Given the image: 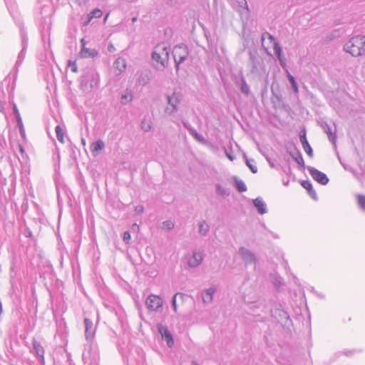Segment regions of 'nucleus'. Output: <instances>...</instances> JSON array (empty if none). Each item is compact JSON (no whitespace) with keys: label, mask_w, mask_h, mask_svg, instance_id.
<instances>
[{"label":"nucleus","mask_w":365,"mask_h":365,"mask_svg":"<svg viewBox=\"0 0 365 365\" xmlns=\"http://www.w3.org/2000/svg\"><path fill=\"white\" fill-rule=\"evenodd\" d=\"M346 52L358 57L365 53V36L352 37L344 46Z\"/></svg>","instance_id":"nucleus-1"},{"label":"nucleus","mask_w":365,"mask_h":365,"mask_svg":"<svg viewBox=\"0 0 365 365\" xmlns=\"http://www.w3.org/2000/svg\"><path fill=\"white\" fill-rule=\"evenodd\" d=\"M262 45L269 54H271V50L273 49L281 65L282 66H285V58L282 54V48L272 35L268 33L262 34Z\"/></svg>","instance_id":"nucleus-2"},{"label":"nucleus","mask_w":365,"mask_h":365,"mask_svg":"<svg viewBox=\"0 0 365 365\" xmlns=\"http://www.w3.org/2000/svg\"><path fill=\"white\" fill-rule=\"evenodd\" d=\"M153 59L165 66L169 61V49L164 45H158L153 53Z\"/></svg>","instance_id":"nucleus-3"},{"label":"nucleus","mask_w":365,"mask_h":365,"mask_svg":"<svg viewBox=\"0 0 365 365\" xmlns=\"http://www.w3.org/2000/svg\"><path fill=\"white\" fill-rule=\"evenodd\" d=\"M173 53L175 61L178 66L186 59L188 56V49L185 45H178L174 47Z\"/></svg>","instance_id":"nucleus-4"},{"label":"nucleus","mask_w":365,"mask_h":365,"mask_svg":"<svg viewBox=\"0 0 365 365\" xmlns=\"http://www.w3.org/2000/svg\"><path fill=\"white\" fill-rule=\"evenodd\" d=\"M147 307L152 311H157L163 305L162 299L155 294H150L145 301Z\"/></svg>","instance_id":"nucleus-5"},{"label":"nucleus","mask_w":365,"mask_h":365,"mask_svg":"<svg viewBox=\"0 0 365 365\" xmlns=\"http://www.w3.org/2000/svg\"><path fill=\"white\" fill-rule=\"evenodd\" d=\"M308 170L311 176L318 182L322 185H326L328 182L329 179L324 173L314 168H309Z\"/></svg>","instance_id":"nucleus-6"},{"label":"nucleus","mask_w":365,"mask_h":365,"mask_svg":"<svg viewBox=\"0 0 365 365\" xmlns=\"http://www.w3.org/2000/svg\"><path fill=\"white\" fill-rule=\"evenodd\" d=\"M158 328L162 338L166 341L167 345L172 347L174 344V340L170 331L162 324H158Z\"/></svg>","instance_id":"nucleus-7"},{"label":"nucleus","mask_w":365,"mask_h":365,"mask_svg":"<svg viewBox=\"0 0 365 365\" xmlns=\"http://www.w3.org/2000/svg\"><path fill=\"white\" fill-rule=\"evenodd\" d=\"M82 48L80 51V56L82 58L95 57L98 55V51L94 48H88L85 46L84 39L81 40Z\"/></svg>","instance_id":"nucleus-8"},{"label":"nucleus","mask_w":365,"mask_h":365,"mask_svg":"<svg viewBox=\"0 0 365 365\" xmlns=\"http://www.w3.org/2000/svg\"><path fill=\"white\" fill-rule=\"evenodd\" d=\"M180 101V96L178 93H174L171 96L168 98V103L172 107L170 112L176 110L177 106Z\"/></svg>","instance_id":"nucleus-9"},{"label":"nucleus","mask_w":365,"mask_h":365,"mask_svg":"<svg viewBox=\"0 0 365 365\" xmlns=\"http://www.w3.org/2000/svg\"><path fill=\"white\" fill-rule=\"evenodd\" d=\"M202 255L198 252H195L193 255L190 258H189L188 264L190 267H197L202 262Z\"/></svg>","instance_id":"nucleus-10"},{"label":"nucleus","mask_w":365,"mask_h":365,"mask_svg":"<svg viewBox=\"0 0 365 365\" xmlns=\"http://www.w3.org/2000/svg\"><path fill=\"white\" fill-rule=\"evenodd\" d=\"M126 68V63L123 58H118L114 63V68L117 73L123 72Z\"/></svg>","instance_id":"nucleus-11"},{"label":"nucleus","mask_w":365,"mask_h":365,"mask_svg":"<svg viewBox=\"0 0 365 365\" xmlns=\"http://www.w3.org/2000/svg\"><path fill=\"white\" fill-rule=\"evenodd\" d=\"M105 147V144L103 140H98L91 145V151L93 153H98L101 151Z\"/></svg>","instance_id":"nucleus-12"},{"label":"nucleus","mask_w":365,"mask_h":365,"mask_svg":"<svg viewBox=\"0 0 365 365\" xmlns=\"http://www.w3.org/2000/svg\"><path fill=\"white\" fill-rule=\"evenodd\" d=\"M34 349L36 351V353L37 356L40 358L41 361L42 362H44V356H43L44 350H43V348L38 343H36V342L34 343Z\"/></svg>","instance_id":"nucleus-13"},{"label":"nucleus","mask_w":365,"mask_h":365,"mask_svg":"<svg viewBox=\"0 0 365 365\" xmlns=\"http://www.w3.org/2000/svg\"><path fill=\"white\" fill-rule=\"evenodd\" d=\"M254 205L257 207L258 212L260 214H264L266 212L265 205L260 199H255L254 200Z\"/></svg>","instance_id":"nucleus-14"},{"label":"nucleus","mask_w":365,"mask_h":365,"mask_svg":"<svg viewBox=\"0 0 365 365\" xmlns=\"http://www.w3.org/2000/svg\"><path fill=\"white\" fill-rule=\"evenodd\" d=\"M215 292V289L213 288H210V289H207L205 293L203 295V301L205 302H211Z\"/></svg>","instance_id":"nucleus-15"},{"label":"nucleus","mask_w":365,"mask_h":365,"mask_svg":"<svg viewBox=\"0 0 365 365\" xmlns=\"http://www.w3.org/2000/svg\"><path fill=\"white\" fill-rule=\"evenodd\" d=\"M301 185L309 192L310 195H314L315 194L310 182L304 180L302 182Z\"/></svg>","instance_id":"nucleus-16"},{"label":"nucleus","mask_w":365,"mask_h":365,"mask_svg":"<svg viewBox=\"0 0 365 365\" xmlns=\"http://www.w3.org/2000/svg\"><path fill=\"white\" fill-rule=\"evenodd\" d=\"M235 187L237 190L240 192H245L247 190V187L245 182L241 180H235Z\"/></svg>","instance_id":"nucleus-17"},{"label":"nucleus","mask_w":365,"mask_h":365,"mask_svg":"<svg viewBox=\"0 0 365 365\" xmlns=\"http://www.w3.org/2000/svg\"><path fill=\"white\" fill-rule=\"evenodd\" d=\"M56 136H57V138L58 140L61 142V143H63L64 142V134H63V129L60 126V125H57L56 127Z\"/></svg>","instance_id":"nucleus-18"},{"label":"nucleus","mask_w":365,"mask_h":365,"mask_svg":"<svg viewBox=\"0 0 365 365\" xmlns=\"http://www.w3.org/2000/svg\"><path fill=\"white\" fill-rule=\"evenodd\" d=\"M241 91L246 96L250 93V87L244 78H242Z\"/></svg>","instance_id":"nucleus-19"},{"label":"nucleus","mask_w":365,"mask_h":365,"mask_svg":"<svg viewBox=\"0 0 365 365\" xmlns=\"http://www.w3.org/2000/svg\"><path fill=\"white\" fill-rule=\"evenodd\" d=\"M133 99V95L130 92L126 91L124 94L121 96V102L122 103H128V102H130Z\"/></svg>","instance_id":"nucleus-20"},{"label":"nucleus","mask_w":365,"mask_h":365,"mask_svg":"<svg viewBox=\"0 0 365 365\" xmlns=\"http://www.w3.org/2000/svg\"><path fill=\"white\" fill-rule=\"evenodd\" d=\"M302 147H303V149L304 150V151L307 153V154L310 158H312L313 157V150H312V148L310 146L309 143H305L304 145H302Z\"/></svg>","instance_id":"nucleus-21"},{"label":"nucleus","mask_w":365,"mask_h":365,"mask_svg":"<svg viewBox=\"0 0 365 365\" xmlns=\"http://www.w3.org/2000/svg\"><path fill=\"white\" fill-rule=\"evenodd\" d=\"M102 14L103 13L100 9H96L91 13L90 19L100 18L102 16Z\"/></svg>","instance_id":"nucleus-22"},{"label":"nucleus","mask_w":365,"mask_h":365,"mask_svg":"<svg viewBox=\"0 0 365 365\" xmlns=\"http://www.w3.org/2000/svg\"><path fill=\"white\" fill-rule=\"evenodd\" d=\"M287 76H288V78L290 81V83H292V86H293V88H294V91L297 93L298 92V86H297V84L294 80V78L290 74L288 73L287 74Z\"/></svg>","instance_id":"nucleus-23"},{"label":"nucleus","mask_w":365,"mask_h":365,"mask_svg":"<svg viewBox=\"0 0 365 365\" xmlns=\"http://www.w3.org/2000/svg\"><path fill=\"white\" fill-rule=\"evenodd\" d=\"M84 324H85V327H86V333H88V331L92 328L93 323L90 319L86 318L84 319Z\"/></svg>","instance_id":"nucleus-24"},{"label":"nucleus","mask_w":365,"mask_h":365,"mask_svg":"<svg viewBox=\"0 0 365 365\" xmlns=\"http://www.w3.org/2000/svg\"><path fill=\"white\" fill-rule=\"evenodd\" d=\"M359 205L364 209H365V196L358 195L357 197Z\"/></svg>","instance_id":"nucleus-25"},{"label":"nucleus","mask_w":365,"mask_h":365,"mask_svg":"<svg viewBox=\"0 0 365 365\" xmlns=\"http://www.w3.org/2000/svg\"><path fill=\"white\" fill-rule=\"evenodd\" d=\"M142 128L145 131H148L151 128L150 122L149 120H143L142 122Z\"/></svg>","instance_id":"nucleus-26"},{"label":"nucleus","mask_w":365,"mask_h":365,"mask_svg":"<svg viewBox=\"0 0 365 365\" xmlns=\"http://www.w3.org/2000/svg\"><path fill=\"white\" fill-rule=\"evenodd\" d=\"M208 230V225L205 222H202L200 225V232L202 234H205Z\"/></svg>","instance_id":"nucleus-27"},{"label":"nucleus","mask_w":365,"mask_h":365,"mask_svg":"<svg viewBox=\"0 0 365 365\" xmlns=\"http://www.w3.org/2000/svg\"><path fill=\"white\" fill-rule=\"evenodd\" d=\"M179 297H180L181 299L183 298V294H176L174 297H173V307H174V309L175 311L177 310V306H176V298Z\"/></svg>","instance_id":"nucleus-28"},{"label":"nucleus","mask_w":365,"mask_h":365,"mask_svg":"<svg viewBox=\"0 0 365 365\" xmlns=\"http://www.w3.org/2000/svg\"><path fill=\"white\" fill-rule=\"evenodd\" d=\"M300 142L302 145L308 143L305 131H304L303 134L300 135Z\"/></svg>","instance_id":"nucleus-29"},{"label":"nucleus","mask_w":365,"mask_h":365,"mask_svg":"<svg viewBox=\"0 0 365 365\" xmlns=\"http://www.w3.org/2000/svg\"><path fill=\"white\" fill-rule=\"evenodd\" d=\"M130 240V234L129 232H125L123 233V240L126 242V243H129V241Z\"/></svg>","instance_id":"nucleus-30"},{"label":"nucleus","mask_w":365,"mask_h":365,"mask_svg":"<svg viewBox=\"0 0 365 365\" xmlns=\"http://www.w3.org/2000/svg\"><path fill=\"white\" fill-rule=\"evenodd\" d=\"M163 226L166 227L168 229H172L174 227V225L170 221H167L163 222Z\"/></svg>","instance_id":"nucleus-31"},{"label":"nucleus","mask_w":365,"mask_h":365,"mask_svg":"<svg viewBox=\"0 0 365 365\" xmlns=\"http://www.w3.org/2000/svg\"><path fill=\"white\" fill-rule=\"evenodd\" d=\"M299 164H304V160L302 157H300L299 160H297Z\"/></svg>","instance_id":"nucleus-32"},{"label":"nucleus","mask_w":365,"mask_h":365,"mask_svg":"<svg viewBox=\"0 0 365 365\" xmlns=\"http://www.w3.org/2000/svg\"><path fill=\"white\" fill-rule=\"evenodd\" d=\"M227 157L231 160L232 161L234 160V157L228 153H227Z\"/></svg>","instance_id":"nucleus-33"},{"label":"nucleus","mask_w":365,"mask_h":365,"mask_svg":"<svg viewBox=\"0 0 365 365\" xmlns=\"http://www.w3.org/2000/svg\"><path fill=\"white\" fill-rule=\"evenodd\" d=\"M69 66H72V68H75L76 63L74 62L69 61L68 62Z\"/></svg>","instance_id":"nucleus-34"},{"label":"nucleus","mask_w":365,"mask_h":365,"mask_svg":"<svg viewBox=\"0 0 365 365\" xmlns=\"http://www.w3.org/2000/svg\"><path fill=\"white\" fill-rule=\"evenodd\" d=\"M108 16H109V13L106 14V16H105V19H104V21H106L108 18Z\"/></svg>","instance_id":"nucleus-35"},{"label":"nucleus","mask_w":365,"mask_h":365,"mask_svg":"<svg viewBox=\"0 0 365 365\" xmlns=\"http://www.w3.org/2000/svg\"><path fill=\"white\" fill-rule=\"evenodd\" d=\"M133 227L134 228H137L138 230H139V227H138L136 224H134V225H133Z\"/></svg>","instance_id":"nucleus-36"},{"label":"nucleus","mask_w":365,"mask_h":365,"mask_svg":"<svg viewBox=\"0 0 365 365\" xmlns=\"http://www.w3.org/2000/svg\"><path fill=\"white\" fill-rule=\"evenodd\" d=\"M76 71H77L76 66H75V68H73V72H76Z\"/></svg>","instance_id":"nucleus-37"},{"label":"nucleus","mask_w":365,"mask_h":365,"mask_svg":"<svg viewBox=\"0 0 365 365\" xmlns=\"http://www.w3.org/2000/svg\"><path fill=\"white\" fill-rule=\"evenodd\" d=\"M2 310V304H1V302H0V311Z\"/></svg>","instance_id":"nucleus-38"},{"label":"nucleus","mask_w":365,"mask_h":365,"mask_svg":"<svg viewBox=\"0 0 365 365\" xmlns=\"http://www.w3.org/2000/svg\"><path fill=\"white\" fill-rule=\"evenodd\" d=\"M192 365H198V364H197L195 361H193Z\"/></svg>","instance_id":"nucleus-39"}]
</instances>
